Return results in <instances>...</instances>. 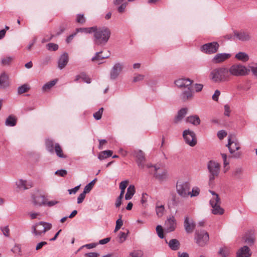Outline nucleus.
Segmentation results:
<instances>
[{
    "label": "nucleus",
    "instance_id": "obj_18",
    "mask_svg": "<svg viewBox=\"0 0 257 257\" xmlns=\"http://www.w3.org/2000/svg\"><path fill=\"white\" fill-rule=\"evenodd\" d=\"M193 81L189 78H181L175 81L176 85L183 89L191 87Z\"/></svg>",
    "mask_w": 257,
    "mask_h": 257
},
{
    "label": "nucleus",
    "instance_id": "obj_45",
    "mask_svg": "<svg viewBox=\"0 0 257 257\" xmlns=\"http://www.w3.org/2000/svg\"><path fill=\"white\" fill-rule=\"evenodd\" d=\"M200 193V189L198 187H195L192 189V191H190V195L191 197L197 196Z\"/></svg>",
    "mask_w": 257,
    "mask_h": 257
},
{
    "label": "nucleus",
    "instance_id": "obj_52",
    "mask_svg": "<svg viewBox=\"0 0 257 257\" xmlns=\"http://www.w3.org/2000/svg\"><path fill=\"white\" fill-rule=\"evenodd\" d=\"M127 233L123 232H120L118 234L119 242L120 243L123 242L126 238Z\"/></svg>",
    "mask_w": 257,
    "mask_h": 257
},
{
    "label": "nucleus",
    "instance_id": "obj_42",
    "mask_svg": "<svg viewBox=\"0 0 257 257\" xmlns=\"http://www.w3.org/2000/svg\"><path fill=\"white\" fill-rule=\"evenodd\" d=\"M46 146L47 150L50 153L54 152L53 142L51 140H47L46 142Z\"/></svg>",
    "mask_w": 257,
    "mask_h": 257
},
{
    "label": "nucleus",
    "instance_id": "obj_10",
    "mask_svg": "<svg viewBox=\"0 0 257 257\" xmlns=\"http://www.w3.org/2000/svg\"><path fill=\"white\" fill-rule=\"evenodd\" d=\"M183 137L185 143L191 147L195 146L197 144V140L195 133L189 129L183 132Z\"/></svg>",
    "mask_w": 257,
    "mask_h": 257
},
{
    "label": "nucleus",
    "instance_id": "obj_17",
    "mask_svg": "<svg viewBox=\"0 0 257 257\" xmlns=\"http://www.w3.org/2000/svg\"><path fill=\"white\" fill-rule=\"evenodd\" d=\"M176 226V219L172 216L168 218L165 223V229L168 232H171L175 229Z\"/></svg>",
    "mask_w": 257,
    "mask_h": 257
},
{
    "label": "nucleus",
    "instance_id": "obj_60",
    "mask_svg": "<svg viewBox=\"0 0 257 257\" xmlns=\"http://www.w3.org/2000/svg\"><path fill=\"white\" fill-rule=\"evenodd\" d=\"M21 246L19 244H16L12 249V251L15 253H19L21 252Z\"/></svg>",
    "mask_w": 257,
    "mask_h": 257
},
{
    "label": "nucleus",
    "instance_id": "obj_44",
    "mask_svg": "<svg viewBox=\"0 0 257 257\" xmlns=\"http://www.w3.org/2000/svg\"><path fill=\"white\" fill-rule=\"evenodd\" d=\"M128 183V180H124L121 181L119 184V188L120 189V193H124L125 189Z\"/></svg>",
    "mask_w": 257,
    "mask_h": 257
},
{
    "label": "nucleus",
    "instance_id": "obj_19",
    "mask_svg": "<svg viewBox=\"0 0 257 257\" xmlns=\"http://www.w3.org/2000/svg\"><path fill=\"white\" fill-rule=\"evenodd\" d=\"M242 238L245 243L249 245H252L255 241L254 231L252 230L247 231L243 235Z\"/></svg>",
    "mask_w": 257,
    "mask_h": 257
},
{
    "label": "nucleus",
    "instance_id": "obj_38",
    "mask_svg": "<svg viewBox=\"0 0 257 257\" xmlns=\"http://www.w3.org/2000/svg\"><path fill=\"white\" fill-rule=\"evenodd\" d=\"M57 82L56 80H52L43 85L42 89L43 91H47L51 89Z\"/></svg>",
    "mask_w": 257,
    "mask_h": 257
},
{
    "label": "nucleus",
    "instance_id": "obj_36",
    "mask_svg": "<svg viewBox=\"0 0 257 257\" xmlns=\"http://www.w3.org/2000/svg\"><path fill=\"white\" fill-rule=\"evenodd\" d=\"M55 151L57 155L62 158H65L66 156L63 154L62 148L59 144H56L55 145Z\"/></svg>",
    "mask_w": 257,
    "mask_h": 257
},
{
    "label": "nucleus",
    "instance_id": "obj_5",
    "mask_svg": "<svg viewBox=\"0 0 257 257\" xmlns=\"http://www.w3.org/2000/svg\"><path fill=\"white\" fill-rule=\"evenodd\" d=\"M213 197L210 200V204L212 207V213L215 215H222L224 213V209L220 207V199L215 192L210 191Z\"/></svg>",
    "mask_w": 257,
    "mask_h": 257
},
{
    "label": "nucleus",
    "instance_id": "obj_23",
    "mask_svg": "<svg viewBox=\"0 0 257 257\" xmlns=\"http://www.w3.org/2000/svg\"><path fill=\"white\" fill-rule=\"evenodd\" d=\"M193 96V92L191 87H187L186 89H183L181 94V99L183 101H186L192 99Z\"/></svg>",
    "mask_w": 257,
    "mask_h": 257
},
{
    "label": "nucleus",
    "instance_id": "obj_15",
    "mask_svg": "<svg viewBox=\"0 0 257 257\" xmlns=\"http://www.w3.org/2000/svg\"><path fill=\"white\" fill-rule=\"evenodd\" d=\"M229 53H221L216 54L212 59L211 61L214 64H219L224 62L231 57Z\"/></svg>",
    "mask_w": 257,
    "mask_h": 257
},
{
    "label": "nucleus",
    "instance_id": "obj_62",
    "mask_svg": "<svg viewBox=\"0 0 257 257\" xmlns=\"http://www.w3.org/2000/svg\"><path fill=\"white\" fill-rule=\"evenodd\" d=\"M220 94V92L218 90H216L214 94L212 95V99L214 101H217L218 100L219 96Z\"/></svg>",
    "mask_w": 257,
    "mask_h": 257
},
{
    "label": "nucleus",
    "instance_id": "obj_37",
    "mask_svg": "<svg viewBox=\"0 0 257 257\" xmlns=\"http://www.w3.org/2000/svg\"><path fill=\"white\" fill-rule=\"evenodd\" d=\"M94 27L90 28H80L76 29V34L79 32L84 33H91L93 32Z\"/></svg>",
    "mask_w": 257,
    "mask_h": 257
},
{
    "label": "nucleus",
    "instance_id": "obj_4",
    "mask_svg": "<svg viewBox=\"0 0 257 257\" xmlns=\"http://www.w3.org/2000/svg\"><path fill=\"white\" fill-rule=\"evenodd\" d=\"M249 70L245 66L240 64H234L231 65L229 68H227V72L230 75L234 76H243L248 74Z\"/></svg>",
    "mask_w": 257,
    "mask_h": 257
},
{
    "label": "nucleus",
    "instance_id": "obj_9",
    "mask_svg": "<svg viewBox=\"0 0 257 257\" xmlns=\"http://www.w3.org/2000/svg\"><path fill=\"white\" fill-rule=\"evenodd\" d=\"M195 239L196 243L200 246H205L209 240V234L205 230L196 231L195 233Z\"/></svg>",
    "mask_w": 257,
    "mask_h": 257
},
{
    "label": "nucleus",
    "instance_id": "obj_54",
    "mask_svg": "<svg viewBox=\"0 0 257 257\" xmlns=\"http://www.w3.org/2000/svg\"><path fill=\"white\" fill-rule=\"evenodd\" d=\"M51 58L49 56L44 57L41 60V63L43 65H46L49 64L51 61Z\"/></svg>",
    "mask_w": 257,
    "mask_h": 257
},
{
    "label": "nucleus",
    "instance_id": "obj_14",
    "mask_svg": "<svg viewBox=\"0 0 257 257\" xmlns=\"http://www.w3.org/2000/svg\"><path fill=\"white\" fill-rule=\"evenodd\" d=\"M124 64L122 62L115 63L111 68L110 71V80H116L122 72Z\"/></svg>",
    "mask_w": 257,
    "mask_h": 257
},
{
    "label": "nucleus",
    "instance_id": "obj_26",
    "mask_svg": "<svg viewBox=\"0 0 257 257\" xmlns=\"http://www.w3.org/2000/svg\"><path fill=\"white\" fill-rule=\"evenodd\" d=\"M187 108H183L181 109L177 113V115L175 117L174 122L175 123H178L180 122L182 119L184 118L185 115L187 114Z\"/></svg>",
    "mask_w": 257,
    "mask_h": 257
},
{
    "label": "nucleus",
    "instance_id": "obj_11",
    "mask_svg": "<svg viewBox=\"0 0 257 257\" xmlns=\"http://www.w3.org/2000/svg\"><path fill=\"white\" fill-rule=\"evenodd\" d=\"M219 45L217 42L208 43L200 47L201 52L207 54H212L218 51Z\"/></svg>",
    "mask_w": 257,
    "mask_h": 257
},
{
    "label": "nucleus",
    "instance_id": "obj_57",
    "mask_svg": "<svg viewBox=\"0 0 257 257\" xmlns=\"http://www.w3.org/2000/svg\"><path fill=\"white\" fill-rule=\"evenodd\" d=\"M249 68L253 75L257 78V63L253 66H250Z\"/></svg>",
    "mask_w": 257,
    "mask_h": 257
},
{
    "label": "nucleus",
    "instance_id": "obj_39",
    "mask_svg": "<svg viewBox=\"0 0 257 257\" xmlns=\"http://www.w3.org/2000/svg\"><path fill=\"white\" fill-rule=\"evenodd\" d=\"M218 254L221 257H227L229 254V249L226 247H221L218 251Z\"/></svg>",
    "mask_w": 257,
    "mask_h": 257
},
{
    "label": "nucleus",
    "instance_id": "obj_3",
    "mask_svg": "<svg viewBox=\"0 0 257 257\" xmlns=\"http://www.w3.org/2000/svg\"><path fill=\"white\" fill-rule=\"evenodd\" d=\"M52 227V225L50 223L40 221L32 226V233L36 237H41L50 230Z\"/></svg>",
    "mask_w": 257,
    "mask_h": 257
},
{
    "label": "nucleus",
    "instance_id": "obj_50",
    "mask_svg": "<svg viewBox=\"0 0 257 257\" xmlns=\"http://www.w3.org/2000/svg\"><path fill=\"white\" fill-rule=\"evenodd\" d=\"M1 230L5 236L9 237L10 236V229L8 226L1 227Z\"/></svg>",
    "mask_w": 257,
    "mask_h": 257
},
{
    "label": "nucleus",
    "instance_id": "obj_7",
    "mask_svg": "<svg viewBox=\"0 0 257 257\" xmlns=\"http://www.w3.org/2000/svg\"><path fill=\"white\" fill-rule=\"evenodd\" d=\"M190 187V184L188 182L180 181L176 184L177 192L182 198H187L189 196Z\"/></svg>",
    "mask_w": 257,
    "mask_h": 257
},
{
    "label": "nucleus",
    "instance_id": "obj_13",
    "mask_svg": "<svg viewBox=\"0 0 257 257\" xmlns=\"http://www.w3.org/2000/svg\"><path fill=\"white\" fill-rule=\"evenodd\" d=\"M132 155L136 158V162L138 167L143 169L145 167L146 158L144 153L140 150H134Z\"/></svg>",
    "mask_w": 257,
    "mask_h": 257
},
{
    "label": "nucleus",
    "instance_id": "obj_16",
    "mask_svg": "<svg viewBox=\"0 0 257 257\" xmlns=\"http://www.w3.org/2000/svg\"><path fill=\"white\" fill-rule=\"evenodd\" d=\"M184 226L187 233H191L193 232L196 224L192 219L186 216L184 219Z\"/></svg>",
    "mask_w": 257,
    "mask_h": 257
},
{
    "label": "nucleus",
    "instance_id": "obj_1",
    "mask_svg": "<svg viewBox=\"0 0 257 257\" xmlns=\"http://www.w3.org/2000/svg\"><path fill=\"white\" fill-rule=\"evenodd\" d=\"M93 33L95 47L97 46H104L108 42L111 35L110 30L106 27H94Z\"/></svg>",
    "mask_w": 257,
    "mask_h": 257
},
{
    "label": "nucleus",
    "instance_id": "obj_47",
    "mask_svg": "<svg viewBox=\"0 0 257 257\" xmlns=\"http://www.w3.org/2000/svg\"><path fill=\"white\" fill-rule=\"evenodd\" d=\"M242 173V169L241 167L236 168L232 172L233 176L239 178Z\"/></svg>",
    "mask_w": 257,
    "mask_h": 257
},
{
    "label": "nucleus",
    "instance_id": "obj_27",
    "mask_svg": "<svg viewBox=\"0 0 257 257\" xmlns=\"http://www.w3.org/2000/svg\"><path fill=\"white\" fill-rule=\"evenodd\" d=\"M102 51H100L95 53V56H93L91 60L93 62H98V64H100L102 62H100L101 60H102L105 58H107L109 57V55H102Z\"/></svg>",
    "mask_w": 257,
    "mask_h": 257
},
{
    "label": "nucleus",
    "instance_id": "obj_22",
    "mask_svg": "<svg viewBox=\"0 0 257 257\" xmlns=\"http://www.w3.org/2000/svg\"><path fill=\"white\" fill-rule=\"evenodd\" d=\"M16 185L17 188L20 190H26L31 188L32 186V182H28L27 180L19 179L17 181Z\"/></svg>",
    "mask_w": 257,
    "mask_h": 257
},
{
    "label": "nucleus",
    "instance_id": "obj_64",
    "mask_svg": "<svg viewBox=\"0 0 257 257\" xmlns=\"http://www.w3.org/2000/svg\"><path fill=\"white\" fill-rule=\"evenodd\" d=\"M141 253L139 252H131L127 257H141Z\"/></svg>",
    "mask_w": 257,
    "mask_h": 257
},
{
    "label": "nucleus",
    "instance_id": "obj_21",
    "mask_svg": "<svg viewBox=\"0 0 257 257\" xmlns=\"http://www.w3.org/2000/svg\"><path fill=\"white\" fill-rule=\"evenodd\" d=\"M154 168L156 171L155 173L156 178L160 181L166 180L168 177L167 171L166 170L159 171V168H157L156 166H154Z\"/></svg>",
    "mask_w": 257,
    "mask_h": 257
},
{
    "label": "nucleus",
    "instance_id": "obj_41",
    "mask_svg": "<svg viewBox=\"0 0 257 257\" xmlns=\"http://www.w3.org/2000/svg\"><path fill=\"white\" fill-rule=\"evenodd\" d=\"M122 215H119V218L116 221V225L114 231L115 232L117 231L123 225V221L121 219Z\"/></svg>",
    "mask_w": 257,
    "mask_h": 257
},
{
    "label": "nucleus",
    "instance_id": "obj_30",
    "mask_svg": "<svg viewBox=\"0 0 257 257\" xmlns=\"http://www.w3.org/2000/svg\"><path fill=\"white\" fill-rule=\"evenodd\" d=\"M168 245L170 248L173 250H178L180 246L179 241L176 239H171L168 243Z\"/></svg>",
    "mask_w": 257,
    "mask_h": 257
},
{
    "label": "nucleus",
    "instance_id": "obj_46",
    "mask_svg": "<svg viewBox=\"0 0 257 257\" xmlns=\"http://www.w3.org/2000/svg\"><path fill=\"white\" fill-rule=\"evenodd\" d=\"M156 230L159 237L161 238H163L164 236L163 234V229L162 226L160 225H157Z\"/></svg>",
    "mask_w": 257,
    "mask_h": 257
},
{
    "label": "nucleus",
    "instance_id": "obj_55",
    "mask_svg": "<svg viewBox=\"0 0 257 257\" xmlns=\"http://www.w3.org/2000/svg\"><path fill=\"white\" fill-rule=\"evenodd\" d=\"M76 22L78 23L83 24L85 22V19L83 15L79 14L77 16Z\"/></svg>",
    "mask_w": 257,
    "mask_h": 257
},
{
    "label": "nucleus",
    "instance_id": "obj_25",
    "mask_svg": "<svg viewBox=\"0 0 257 257\" xmlns=\"http://www.w3.org/2000/svg\"><path fill=\"white\" fill-rule=\"evenodd\" d=\"M68 62V54L67 53H63L58 61V67L60 69L64 68Z\"/></svg>",
    "mask_w": 257,
    "mask_h": 257
},
{
    "label": "nucleus",
    "instance_id": "obj_40",
    "mask_svg": "<svg viewBox=\"0 0 257 257\" xmlns=\"http://www.w3.org/2000/svg\"><path fill=\"white\" fill-rule=\"evenodd\" d=\"M30 89V87L27 84H23L21 86H19L18 88V93L19 94H23L25 92H27Z\"/></svg>",
    "mask_w": 257,
    "mask_h": 257
},
{
    "label": "nucleus",
    "instance_id": "obj_31",
    "mask_svg": "<svg viewBox=\"0 0 257 257\" xmlns=\"http://www.w3.org/2000/svg\"><path fill=\"white\" fill-rule=\"evenodd\" d=\"M8 76L5 73H2L0 75V87L4 88L8 86Z\"/></svg>",
    "mask_w": 257,
    "mask_h": 257
},
{
    "label": "nucleus",
    "instance_id": "obj_24",
    "mask_svg": "<svg viewBox=\"0 0 257 257\" xmlns=\"http://www.w3.org/2000/svg\"><path fill=\"white\" fill-rule=\"evenodd\" d=\"M234 36L242 41H249L251 38L249 33L243 31L239 32H235Z\"/></svg>",
    "mask_w": 257,
    "mask_h": 257
},
{
    "label": "nucleus",
    "instance_id": "obj_49",
    "mask_svg": "<svg viewBox=\"0 0 257 257\" xmlns=\"http://www.w3.org/2000/svg\"><path fill=\"white\" fill-rule=\"evenodd\" d=\"M13 59V58L10 56L4 57L2 59V63L3 65H8L12 62Z\"/></svg>",
    "mask_w": 257,
    "mask_h": 257
},
{
    "label": "nucleus",
    "instance_id": "obj_48",
    "mask_svg": "<svg viewBox=\"0 0 257 257\" xmlns=\"http://www.w3.org/2000/svg\"><path fill=\"white\" fill-rule=\"evenodd\" d=\"M103 111V107H101L100 108H99L98 111H97V112H96L95 113H94L93 114L94 117L96 120H99L101 118Z\"/></svg>",
    "mask_w": 257,
    "mask_h": 257
},
{
    "label": "nucleus",
    "instance_id": "obj_56",
    "mask_svg": "<svg viewBox=\"0 0 257 257\" xmlns=\"http://www.w3.org/2000/svg\"><path fill=\"white\" fill-rule=\"evenodd\" d=\"M227 136V133L223 130L219 131L217 133V137L220 140L223 139L224 137Z\"/></svg>",
    "mask_w": 257,
    "mask_h": 257
},
{
    "label": "nucleus",
    "instance_id": "obj_6",
    "mask_svg": "<svg viewBox=\"0 0 257 257\" xmlns=\"http://www.w3.org/2000/svg\"><path fill=\"white\" fill-rule=\"evenodd\" d=\"M207 169L209 172V181L211 183L219 174L220 165L218 162L211 160L208 162Z\"/></svg>",
    "mask_w": 257,
    "mask_h": 257
},
{
    "label": "nucleus",
    "instance_id": "obj_35",
    "mask_svg": "<svg viewBox=\"0 0 257 257\" xmlns=\"http://www.w3.org/2000/svg\"><path fill=\"white\" fill-rule=\"evenodd\" d=\"M165 211L164 206L163 205H160L158 203L156 204V212L157 215L159 217H161L163 216Z\"/></svg>",
    "mask_w": 257,
    "mask_h": 257
},
{
    "label": "nucleus",
    "instance_id": "obj_59",
    "mask_svg": "<svg viewBox=\"0 0 257 257\" xmlns=\"http://www.w3.org/2000/svg\"><path fill=\"white\" fill-rule=\"evenodd\" d=\"M127 3H122L117 9V11L119 13H122L124 12L126 7Z\"/></svg>",
    "mask_w": 257,
    "mask_h": 257
},
{
    "label": "nucleus",
    "instance_id": "obj_12",
    "mask_svg": "<svg viewBox=\"0 0 257 257\" xmlns=\"http://www.w3.org/2000/svg\"><path fill=\"white\" fill-rule=\"evenodd\" d=\"M230 154L233 155V157L235 158H239L241 153L240 152L235 153L240 149V145L237 142L231 140V137L229 136L228 139V144L226 145Z\"/></svg>",
    "mask_w": 257,
    "mask_h": 257
},
{
    "label": "nucleus",
    "instance_id": "obj_32",
    "mask_svg": "<svg viewBox=\"0 0 257 257\" xmlns=\"http://www.w3.org/2000/svg\"><path fill=\"white\" fill-rule=\"evenodd\" d=\"M135 193V188L133 185H131L127 189V192L125 195V200H130Z\"/></svg>",
    "mask_w": 257,
    "mask_h": 257
},
{
    "label": "nucleus",
    "instance_id": "obj_43",
    "mask_svg": "<svg viewBox=\"0 0 257 257\" xmlns=\"http://www.w3.org/2000/svg\"><path fill=\"white\" fill-rule=\"evenodd\" d=\"M31 219H41L42 215L39 212H30L28 213Z\"/></svg>",
    "mask_w": 257,
    "mask_h": 257
},
{
    "label": "nucleus",
    "instance_id": "obj_63",
    "mask_svg": "<svg viewBox=\"0 0 257 257\" xmlns=\"http://www.w3.org/2000/svg\"><path fill=\"white\" fill-rule=\"evenodd\" d=\"M99 254L97 252H89L85 254V257H98Z\"/></svg>",
    "mask_w": 257,
    "mask_h": 257
},
{
    "label": "nucleus",
    "instance_id": "obj_28",
    "mask_svg": "<svg viewBox=\"0 0 257 257\" xmlns=\"http://www.w3.org/2000/svg\"><path fill=\"white\" fill-rule=\"evenodd\" d=\"M17 122V117L14 115H10L6 118L5 125L8 126H14L16 125Z\"/></svg>",
    "mask_w": 257,
    "mask_h": 257
},
{
    "label": "nucleus",
    "instance_id": "obj_33",
    "mask_svg": "<svg viewBox=\"0 0 257 257\" xmlns=\"http://www.w3.org/2000/svg\"><path fill=\"white\" fill-rule=\"evenodd\" d=\"M186 120L195 125H198L200 123V120L198 116L197 115H192L188 116Z\"/></svg>",
    "mask_w": 257,
    "mask_h": 257
},
{
    "label": "nucleus",
    "instance_id": "obj_53",
    "mask_svg": "<svg viewBox=\"0 0 257 257\" xmlns=\"http://www.w3.org/2000/svg\"><path fill=\"white\" fill-rule=\"evenodd\" d=\"M81 79L87 83H90L91 81V79L89 78L85 73H81L80 74Z\"/></svg>",
    "mask_w": 257,
    "mask_h": 257
},
{
    "label": "nucleus",
    "instance_id": "obj_61",
    "mask_svg": "<svg viewBox=\"0 0 257 257\" xmlns=\"http://www.w3.org/2000/svg\"><path fill=\"white\" fill-rule=\"evenodd\" d=\"M86 194L82 192L81 193L77 198V203H81L85 198Z\"/></svg>",
    "mask_w": 257,
    "mask_h": 257
},
{
    "label": "nucleus",
    "instance_id": "obj_34",
    "mask_svg": "<svg viewBox=\"0 0 257 257\" xmlns=\"http://www.w3.org/2000/svg\"><path fill=\"white\" fill-rule=\"evenodd\" d=\"M112 151L110 150L104 151L99 153L98 158L100 160H104L107 157L111 156L112 155Z\"/></svg>",
    "mask_w": 257,
    "mask_h": 257
},
{
    "label": "nucleus",
    "instance_id": "obj_58",
    "mask_svg": "<svg viewBox=\"0 0 257 257\" xmlns=\"http://www.w3.org/2000/svg\"><path fill=\"white\" fill-rule=\"evenodd\" d=\"M203 87V85L202 84L196 83L194 85V88L196 92H200Z\"/></svg>",
    "mask_w": 257,
    "mask_h": 257
},
{
    "label": "nucleus",
    "instance_id": "obj_20",
    "mask_svg": "<svg viewBox=\"0 0 257 257\" xmlns=\"http://www.w3.org/2000/svg\"><path fill=\"white\" fill-rule=\"evenodd\" d=\"M251 253L250 248L244 245L238 249L236 252V257H250Z\"/></svg>",
    "mask_w": 257,
    "mask_h": 257
},
{
    "label": "nucleus",
    "instance_id": "obj_8",
    "mask_svg": "<svg viewBox=\"0 0 257 257\" xmlns=\"http://www.w3.org/2000/svg\"><path fill=\"white\" fill-rule=\"evenodd\" d=\"M33 202L35 205L39 206L52 207L57 204L59 201L55 200L49 201L44 196L40 195L33 196Z\"/></svg>",
    "mask_w": 257,
    "mask_h": 257
},
{
    "label": "nucleus",
    "instance_id": "obj_29",
    "mask_svg": "<svg viewBox=\"0 0 257 257\" xmlns=\"http://www.w3.org/2000/svg\"><path fill=\"white\" fill-rule=\"evenodd\" d=\"M235 58L237 60L244 62H245L249 60L248 55L247 53L243 52H240L236 54Z\"/></svg>",
    "mask_w": 257,
    "mask_h": 257
},
{
    "label": "nucleus",
    "instance_id": "obj_51",
    "mask_svg": "<svg viewBox=\"0 0 257 257\" xmlns=\"http://www.w3.org/2000/svg\"><path fill=\"white\" fill-rule=\"evenodd\" d=\"M47 48L49 50L56 51L58 49V45L50 43L47 45Z\"/></svg>",
    "mask_w": 257,
    "mask_h": 257
},
{
    "label": "nucleus",
    "instance_id": "obj_2",
    "mask_svg": "<svg viewBox=\"0 0 257 257\" xmlns=\"http://www.w3.org/2000/svg\"><path fill=\"white\" fill-rule=\"evenodd\" d=\"M210 80L216 83L227 81L229 79V74L227 68L220 67L212 69L209 75Z\"/></svg>",
    "mask_w": 257,
    "mask_h": 257
}]
</instances>
